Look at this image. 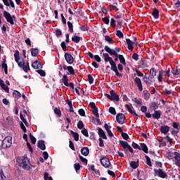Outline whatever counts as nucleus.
Masks as SVG:
<instances>
[{
	"label": "nucleus",
	"mask_w": 180,
	"mask_h": 180,
	"mask_svg": "<svg viewBox=\"0 0 180 180\" xmlns=\"http://www.w3.org/2000/svg\"><path fill=\"white\" fill-rule=\"evenodd\" d=\"M16 162L19 167H21L23 169H27V171L30 169V167H33L30 163V159L29 158H18Z\"/></svg>",
	"instance_id": "f257e3e1"
},
{
	"label": "nucleus",
	"mask_w": 180,
	"mask_h": 180,
	"mask_svg": "<svg viewBox=\"0 0 180 180\" xmlns=\"http://www.w3.org/2000/svg\"><path fill=\"white\" fill-rule=\"evenodd\" d=\"M3 15L8 23H10V25H15L14 20H16V16L15 15H11V13L6 11L3 12Z\"/></svg>",
	"instance_id": "f03ea898"
},
{
	"label": "nucleus",
	"mask_w": 180,
	"mask_h": 180,
	"mask_svg": "<svg viewBox=\"0 0 180 180\" xmlns=\"http://www.w3.org/2000/svg\"><path fill=\"white\" fill-rule=\"evenodd\" d=\"M1 148L6 150L12 146V137L7 136L2 141Z\"/></svg>",
	"instance_id": "7ed1b4c3"
},
{
	"label": "nucleus",
	"mask_w": 180,
	"mask_h": 180,
	"mask_svg": "<svg viewBox=\"0 0 180 180\" xmlns=\"http://www.w3.org/2000/svg\"><path fill=\"white\" fill-rule=\"evenodd\" d=\"M104 50L107 53H110V56H115V58L114 59V61H117L119 60V56L120 55L117 54V52H116V51H115V49H112L109 46H105L104 47Z\"/></svg>",
	"instance_id": "20e7f679"
},
{
	"label": "nucleus",
	"mask_w": 180,
	"mask_h": 180,
	"mask_svg": "<svg viewBox=\"0 0 180 180\" xmlns=\"http://www.w3.org/2000/svg\"><path fill=\"white\" fill-rule=\"evenodd\" d=\"M143 81L148 86H151V85L155 82V79H154V77L153 76H144L143 77Z\"/></svg>",
	"instance_id": "39448f33"
},
{
	"label": "nucleus",
	"mask_w": 180,
	"mask_h": 180,
	"mask_svg": "<svg viewBox=\"0 0 180 180\" xmlns=\"http://www.w3.org/2000/svg\"><path fill=\"white\" fill-rule=\"evenodd\" d=\"M125 120H126V115H124V114H123V113H118L116 115V121L120 124H124V123H126Z\"/></svg>",
	"instance_id": "423d86ee"
},
{
	"label": "nucleus",
	"mask_w": 180,
	"mask_h": 180,
	"mask_svg": "<svg viewBox=\"0 0 180 180\" xmlns=\"http://www.w3.org/2000/svg\"><path fill=\"white\" fill-rule=\"evenodd\" d=\"M154 172L157 176H159V178H167L168 175L167 174V172L162 171V169H155Z\"/></svg>",
	"instance_id": "0eeeda50"
},
{
	"label": "nucleus",
	"mask_w": 180,
	"mask_h": 180,
	"mask_svg": "<svg viewBox=\"0 0 180 180\" xmlns=\"http://www.w3.org/2000/svg\"><path fill=\"white\" fill-rule=\"evenodd\" d=\"M65 60L68 64H74V61H75L72 55L68 53H65Z\"/></svg>",
	"instance_id": "6e6552de"
},
{
	"label": "nucleus",
	"mask_w": 180,
	"mask_h": 180,
	"mask_svg": "<svg viewBox=\"0 0 180 180\" xmlns=\"http://www.w3.org/2000/svg\"><path fill=\"white\" fill-rule=\"evenodd\" d=\"M101 164H102L103 167L105 168H109L110 167V160H109V158H101L100 160Z\"/></svg>",
	"instance_id": "1a4fd4ad"
},
{
	"label": "nucleus",
	"mask_w": 180,
	"mask_h": 180,
	"mask_svg": "<svg viewBox=\"0 0 180 180\" xmlns=\"http://www.w3.org/2000/svg\"><path fill=\"white\" fill-rule=\"evenodd\" d=\"M134 81L135 84H136L139 91L141 92L143 91V84L141 83V79L139 77H135Z\"/></svg>",
	"instance_id": "9d476101"
},
{
	"label": "nucleus",
	"mask_w": 180,
	"mask_h": 180,
	"mask_svg": "<svg viewBox=\"0 0 180 180\" xmlns=\"http://www.w3.org/2000/svg\"><path fill=\"white\" fill-rule=\"evenodd\" d=\"M98 134L100 139H103L104 140H108V137L106 136V134H105V131L102 129L101 127H98Z\"/></svg>",
	"instance_id": "9b49d317"
},
{
	"label": "nucleus",
	"mask_w": 180,
	"mask_h": 180,
	"mask_svg": "<svg viewBox=\"0 0 180 180\" xmlns=\"http://www.w3.org/2000/svg\"><path fill=\"white\" fill-rule=\"evenodd\" d=\"M32 67L34 68V70H40L43 68V65H41V63L38 60L32 63Z\"/></svg>",
	"instance_id": "f8f14e48"
},
{
	"label": "nucleus",
	"mask_w": 180,
	"mask_h": 180,
	"mask_svg": "<svg viewBox=\"0 0 180 180\" xmlns=\"http://www.w3.org/2000/svg\"><path fill=\"white\" fill-rule=\"evenodd\" d=\"M110 95H111V101H116V102H119V101H120L119 95H117L115 92V90H111L110 91Z\"/></svg>",
	"instance_id": "ddd939ff"
},
{
	"label": "nucleus",
	"mask_w": 180,
	"mask_h": 180,
	"mask_svg": "<svg viewBox=\"0 0 180 180\" xmlns=\"http://www.w3.org/2000/svg\"><path fill=\"white\" fill-rule=\"evenodd\" d=\"M169 129L170 127L168 125H163L160 127V132L162 134H167V133H169Z\"/></svg>",
	"instance_id": "4468645a"
},
{
	"label": "nucleus",
	"mask_w": 180,
	"mask_h": 180,
	"mask_svg": "<svg viewBox=\"0 0 180 180\" xmlns=\"http://www.w3.org/2000/svg\"><path fill=\"white\" fill-rule=\"evenodd\" d=\"M168 157L169 158H180V153L178 152L170 151L169 152Z\"/></svg>",
	"instance_id": "2eb2a0df"
},
{
	"label": "nucleus",
	"mask_w": 180,
	"mask_h": 180,
	"mask_svg": "<svg viewBox=\"0 0 180 180\" xmlns=\"http://www.w3.org/2000/svg\"><path fill=\"white\" fill-rule=\"evenodd\" d=\"M44 140H39L37 143V147L38 148H40V150H42V151H44L46 150V144H44Z\"/></svg>",
	"instance_id": "dca6fc26"
},
{
	"label": "nucleus",
	"mask_w": 180,
	"mask_h": 180,
	"mask_svg": "<svg viewBox=\"0 0 180 180\" xmlns=\"http://www.w3.org/2000/svg\"><path fill=\"white\" fill-rule=\"evenodd\" d=\"M61 81L65 86H70V84L68 83V81H70V79H68V76H67V75H63Z\"/></svg>",
	"instance_id": "f3484780"
},
{
	"label": "nucleus",
	"mask_w": 180,
	"mask_h": 180,
	"mask_svg": "<svg viewBox=\"0 0 180 180\" xmlns=\"http://www.w3.org/2000/svg\"><path fill=\"white\" fill-rule=\"evenodd\" d=\"M0 86L1 88H2V89H4V91H5V92H7V94H9V87H8L6 84H5V83L4 82V80L1 79H0Z\"/></svg>",
	"instance_id": "a211bd4d"
},
{
	"label": "nucleus",
	"mask_w": 180,
	"mask_h": 180,
	"mask_svg": "<svg viewBox=\"0 0 180 180\" xmlns=\"http://www.w3.org/2000/svg\"><path fill=\"white\" fill-rule=\"evenodd\" d=\"M104 128L105 129L109 137H113V133H112V131L110 130V129H112V127L108 125V124H105Z\"/></svg>",
	"instance_id": "6ab92c4d"
},
{
	"label": "nucleus",
	"mask_w": 180,
	"mask_h": 180,
	"mask_svg": "<svg viewBox=\"0 0 180 180\" xmlns=\"http://www.w3.org/2000/svg\"><path fill=\"white\" fill-rule=\"evenodd\" d=\"M153 119H161V110H155L154 113L152 115Z\"/></svg>",
	"instance_id": "aec40b11"
},
{
	"label": "nucleus",
	"mask_w": 180,
	"mask_h": 180,
	"mask_svg": "<svg viewBox=\"0 0 180 180\" xmlns=\"http://www.w3.org/2000/svg\"><path fill=\"white\" fill-rule=\"evenodd\" d=\"M152 15L154 19H158V18H160V11H158V9H157V8H153Z\"/></svg>",
	"instance_id": "412c9836"
},
{
	"label": "nucleus",
	"mask_w": 180,
	"mask_h": 180,
	"mask_svg": "<svg viewBox=\"0 0 180 180\" xmlns=\"http://www.w3.org/2000/svg\"><path fill=\"white\" fill-rule=\"evenodd\" d=\"M140 148L142 151H143V153H146V154L148 153V147H147V145H146V143H141Z\"/></svg>",
	"instance_id": "4be33fe9"
},
{
	"label": "nucleus",
	"mask_w": 180,
	"mask_h": 180,
	"mask_svg": "<svg viewBox=\"0 0 180 180\" xmlns=\"http://www.w3.org/2000/svg\"><path fill=\"white\" fill-rule=\"evenodd\" d=\"M81 153L82 155H84V157H86L89 154V148L84 147L81 149Z\"/></svg>",
	"instance_id": "5701e85b"
},
{
	"label": "nucleus",
	"mask_w": 180,
	"mask_h": 180,
	"mask_svg": "<svg viewBox=\"0 0 180 180\" xmlns=\"http://www.w3.org/2000/svg\"><path fill=\"white\" fill-rule=\"evenodd\" d=\"M130 166H131V168H132L133 169H136V168H139V160H137L136 161H131L130 162Z\"/></svg>",
	"instance_id": "b1692460"
},
{
	"label": "nucleus",
	"mask_w": 180,
	"mask_h": 180,
	"mask_svg": "<svg viewBox=\"0 0 180 180\" xmlns=\"http://www.w3.org/2000/svg\"><path fill=\"white\" fill-rule=\"evenodd\" d=\"M103 56L104 57V61L105 63L110 62L112 61V60H113L112 57L109 56V53H103Z\"/></svg>",
	"instance_id": "393cba45"
},
{
	"label": "nucleus",
	"mask_w": 180,
	"mask_h": 180,
	"mask_svg": "<svg viewBox=\"0 0 180 180\" xmlns=\"http://www.w3.org/2000/svg\"><path fill=\"white\" fill-rule=\"evenodd\" d=\"M109 63H110V65L111 66L110 70L112 71H115L116 70H117V66L116 65V63L115 62V60H112Z\"/></svg>",
	"instance_id": "a878e982"
},
{
	"label": "nucleus",
	"mask_w": 180,
	"mask_h": 180,
	"mask_svg": "<svg viewBox=\"0 0 180 180\" xmlns=\"http://www.w3.org/2000/svg\"><path fill=\"white\" fill-rule=\"evenodd\" d=\"M70 134H72V137L75 139V141H78L79 140V134L78 133L71 130Z\"/></svg>",
	"instance_id": "bb28decb"
},
{
	"label": "nucleus",
	"mask_w": 180,
	"mask_h": 180,
	"mask_svg": "<svg viewBox=\"0 0 180 180\" xmlns=\"http://www.w3.org/2000/svg\"><path fill=\"white\" fill-rule=\"evenodd\" d=\"M126 42L128 46V50H130V51H132L134 47H133V44H131V40H130V39H127Z\"/></svg>",
	"instance_id": "cd10ccee"
},
{
	"label": "nucleus",
	"mask_w": 180,
	"mask_h": 180,
	"mask_svg": "<svg viewBox=\"0 0 180 180\" xmlns=\"http://www.w3.org/2000/svg\"><path fill=\"white\" fill-rule=\"evenodd\" d=\"M150 109H152V110H157L158 109V103L155 102H152L150 103Z\"/></svg>",
	"instance_id": "c85d7f7f"
},
{
	"label": "nucleus",
	"mask_w": 180,
	"mask_h": 180,
	"mask_svg": "<svg viewBox=\"0 0 180 180\" xmlns=\"http://www.w3.org/2000/svg\"><path fill=\"white\" fill-rule=\"evenodd\" d=\"M164 72L162 70L159 71V75L158 76V82H162V79H164Z\"/></svg>",
	"instance_id": "c756f323"
},
{
	"label": "nucleus",
	"mask_w": 180,
	"mask_h": 180,
	"mask_svg": "<svg viewBox=\"0 0 180 180\" xmlns=\"http://www.w3.org/2000/svg\"><path fill=\"white\" fill-rule=\"evenodd\" d=\"M72 41H74V43H79V41H81V37L77 36V34H75L72 37Z\"/></svg>",
	"instance_id": "7c9ffc66"
},
{
	"label": "nucleus",
	"mask_w": 180,
	"mask_h": 180,
	"mask_svg": "<svg viewBox=\"0 0 180 180\" xmlns=\"http://www.w3.org/2000/svg\"><path fill=\"white\" fill-rule=\"evenodd\" d=\"M140 67L141 68H147L148 67V64L147 63V60H142L140 63Z\"/></svg>",
	"instance_id": "2f4dec72"
},
{
	"label": "nucleus",
	"mask_w": 180,
	"mask_h": 180,
	"mask_svg": "<svg viewBox=\"0 0 180 180\" xmlns=\"http://www.w3.org/2000/svg\"><path fill=\"white\" fill-rule=\"evenodd\" d=\"M37 54H39V49H31V55L32 57H37Z\"/></svg>",
	"instance_id": "473e14b6"
},
{
	"label": "nucleus",
	"mask_w": 180,
	"mask_h": 180,
	"mask_svg": "<svg viewBox=\"0 0 180 180\" xmlns=\"http://www.w3.org/2000/svg\"><path fill=\"white\" fill-rule=\"evenodd\" d=\"M68 30L69 32H70V33H74V25H72V22H71L70 21L68 22Z\"/></svg>",
	"instance_id": "72a5a7b5"
},
{
	"label": "nucleus",
	"mask_w": 180,
	"mask_h": 180,
	"mask_svg": "<svg viewBox=\"0 0 180 180\" xmlns=\"http://www.w3.org/2000/svg\"><path fill=\"white\" fill-rule=\"evenodd\" d=\"M120 144L124 150H126L127 148L129 147V143H127V141H120Z\"/></svg>",
	"instance_id": "f704fd0d"
},
{
	"label": "nucleus",
	"mask_w": 180,
	"mask_h": 180,
	"mask_svg": "<svg viewBox=\"0 0 180 180\" xmlns=\"http://www.w3.org/2000/svg\"><path fill=\"white\" fill-rule=\"evenodd\" d=\"M172 73L173 74V75H179L180 69L179 70L178 68H172Z\"/></svg>",
	"instance_id": "c9c22d12"
},
{
	"label": "nucleus",
	"mask_w": 180,
	"mask_h": 180,
	"mask_svg": "<svg viewBox=\"0 0 180 180\" xmlns=\"http://www.w3.org/2000/svg\"><path fill=\"white\" fill-rule=\"evenodd\" d=\"M13 96H15V98H17V99H19V98L22 97V94H20V92L18 91V90H15L13 92Z\"/></svg>",
	"instance_id": "e433bc0d"
},
{
	"label": "nucleus",
	"mask_w": 180,
	"mask_h": 180,
	"mask_svg": "<svg viewBox=\"0 0 180 180\" xmlns=\"http://www.w3.org/2000/svg\"><path fill=\"white\" fill-rule=\"evenodd\" d=\"M143 95H144V99L146 101H148V99H150V92H148V91L144 90Z\"/></svg>",
	"instance_id": "4c0bfd02"
},
{
	"label": "nucleus",
	"mask_w": 180,
	"mask_h": 180,
	"mask_svg": "<svg viewBox=\"0 0 180 180\" xmlns=\"http://www.w3.org/2000/svg\"><path fill=\"white\" fill-rule=\"evenodd\" d=\"M15 63H19V60H20V57L19 56V51L16 50L14 53Z\"/></svg>",
	"instance_id": "58836bf2"
},
{
	"label": "nucleus",
	"mask_w": 180,
	"mask_h": 180,
	"mask_svg": "<svg viewBox=\"0 0 180 180\" xmlns=\"http://www.w3.org/2000/svg\"><path fill=\"white\" fill-rule=\"evenodd\" d=\"M150 77H153V78L155 77V75H157V70H155V68H152L150 70Z\"/></svg>",
	"instance_id": "ea45409f"
},
{
	"label": "nucleus",
	"mask_w": 180,
	"mask_h": 180,
	"mask_svg": "<svg viewBox=\"0 0 180 180\" xmlns=\"http://www.w3.org/2000/svg\"><path fill=\"white\" fill-rule=\"evenodd\" d=\"M120 63L123 65H126V59H124V56L123 55H119Z\"/></svg>",
	"instance_id": "a19ab883"
},
{
	"label": "nucleus",
	"mask_w": 180,
	"mask_h": 180,
	"mask_svg": "<svg viewBox=\"0 0 180 180\" xmlns=\"http://www.w3.org/2000/svg\"><path fill=\"white\" fill-rule=\"evenodd\" d=\"M67 69L71 75H75V71L74 70V68H72V66H68Z\"/></svg>",
	"instance_id": "79ce46f5"
},
{
	"label": "nucleus",
	"mask_w": 180,
	"mask_h": 180,
	"mask_svg": "<svg viewBox=\"0 0 180 180\" xmlns=\"http://www.w3.org/2000/svg\"><path fill=\"white\" fill-rule=\"evenodd\" d=\"M53 110H54V113L57 115L58 117H61V110H60V108H55Z\"/></svg>",
	"instance_id": "37998d69"
},
{
	"label": "nucleus",
	"mask_w": 180,
	"mask_h": 180,
	"mask_svg": "<svg viewBox=\"0 0 180 180\" xmlns=\"http://www.w3.org/2000/svg\"><path fill=\"white\" fill-rule=\"evenodd\" d=\"M105 41H108L110 44H113V39L108 35L105 37Z\"/></svg>",
	"instance_id": "c03bdc74"
},
{
	"label": "nucleus",
	"mask_w": 180,
	"mask_h": 180,
	"mask_svg": "<svg viewBox=\"0 0 180 180\" xmlns=\"http://www.w3.org/2000/svg\"><path fill=\"white\" fill-rule=\"evenodd\" d=\"M74 168H75L76 172H78V171H79V169H81V165H79V163L77 162L74 165Z\"/></svg>",
	"instance_id": "a18cd8bd"
},
{
	"label": "nucleus",
	"mask_w": 180,
	"mask_h": 180,
	"mask_svg": "<svg viewBox=\"0 0 180 180\" xmlns=\"http://www.w3.org/2000/svg\"><path fill=\"white\" fill-rule=\"evenodd\" d=\"M77 127L79 130H82V129H84V122L79 120L77 123Z\"/></svg>",
	"instance_id": "49530a36"
},
{
	"label": "nucleus",
	"mask_w": 180,
	"mask_h": 180,
	"mask_svg": "<svg viewBox=\"0 0 180 180\" xmlns=\"http://www.w3.org/2000/svg\"><path fill=\"white\" fill-rule=\"evenodd\" d=\"M89 83L91 85V84H94V77H92L91 75H87Z\"/></svg>",
	"instance_id": "de8ad7c7"
},
{
	"label": "nucleus",
	"mask_w": 180,
	"mask_h": 180,
	"mask_svg": "<svg viewBox=\"0 0 180 180\" xmlns=\"http://www.w3.org/2000/svg\"><path fill=\"white\" fill-rule=\"evenodd\" d=\"M172 127L176 129V130L179 129V122H172Z\"/></svg>",
	"instance_id": "09e8293b"
},
{
	"label": "nucleus",
	"mask_w": 180,
	"mask_h": 180,
	"mask_svg": "<svg viewBox=\"0 0 180 180\" xmlns=\"http://www.w3.org/2000/svg\"><path fill=\"white\" fill-rule=\"evenodd\" d=\"M30 139L32 144H36L37 139L32 134H30Z\"/></svg>",
	"instance_id": "8fccbe9b"
},
{
	"label": "nucleus",
	"mask_w": 180,
	"mask_h": 180,
	"mask_svg": "<svg viewBox=\"0 0 180 180\" xmlns=\"http://www.w3.org/2000/svg\"><path fill=\"white\" fill-rule=\"evenodd\" d=\"M36 71L39 74V75H41V77H46V72H44V70L40 69Z\"/></svg>",
	"instance_id": "3c124183"
},
{
	"label": "nucleus",
	"mask_w": 180,
	"mask_h": 180,
	"mask_svg": "<svg viewBox=\"0 0 180 180\" xmlns=\"http://www.w3.org/2000/svg\"><path fill=\"white\" fill-rule=\"evenodd\" d=\"M131 146L133 147V148H135L136 150H141L140 146H139V144H137L135 142H132Z\"/></svg>",
	"instance_id": "603ef678"
},
{
	"label": "nucleus",
	"mask_w": 180,
	"mask_h": 180,
	"mask_svg": "<svg viewBox=\"0 0 180 180\" xmlns=\"http://www.w3.org/2000/svg\"><path fill=\"white\" fill-rule=\"evenodd\" d=\"M22 68L25 72H27L28 70H30V66L28 65L24 64Z\"/></svg>",
	"instance_id": "864d4df0"
},
{
	"label": "nucleus",
	"mask_w": 180,
	"mask_h": 180,
	"mask_svg": "<svg viewBox=\"0 0 180 180\" xmlns=\"http://www.w3.org/2000/svg\"><path fill=\"white\" fill-rule=\"evenodd\" d=\"M20 118L23 122V123L25 124V126H27V121H26V119H25V117H23V114H20Z\"/></svg>",
	"instance_id": "5fc2aeb1"
},
{
	"label": "nucleus",
	"mask_w": 180,
	"mask_h": 180,
	"mask_svg": "<svg viewBox=\"0 0 180 180\" xmlns=\"http://www.w3.org/2000/svg\"><path fill=\"white\" fill-rule=\"evenodd\" d=\"M108 112L111 113V115H116V109H115L113 107H110Z\"/></svg>",
	"instance_id": "6e6d98bb"
},
{
	"label": "nucleus",
	"mask_w": 180,
	"mask_h": 180,
	"mask_svg": "<svg viewBox=\"0 0 180 180\" xmlns=\"http://www.w3.org/2000/svg\"><path fill=\"white\" fill-rule=\"evenodd\" d=\"M82 134L85 137H89V135L88 134V129H86L85 128L82 130Z\"/></svg>",
	"instance_id": "4d7b16f0"
},
{
	"label": "nucleus",
	"mask_w": 180,
	"mask_h": 180,
	"mask_svg": "<svg viewBox=\"0 0 180 180\" xmlns=\"http://www.w3.org/2000/svg\"><path fill=\"white\" fill-rule=\"evenodd\" d=\"M60 46H61L62 50H63V51H67V45L65 44V41H62L60 44Z\"/></svg>",
	"instance_id": "13d9d810"
},
{
	"label": "nucleus",
	"mask_w": 180,
	"mask_h": 180,
	"mask_svg": "<svg viewBox=\"0 0 180 180\" xmlns=\"http://www.w3.org/2000/svg\"><path fill=\"white\" fill-rule=\"evenodd\" d=\"M44 180H53V178L51 176H49V173L46 172L44 174Z\"/></svg>",
	"instance_id": "bf43d9fd"
},
{
	"label": "nucleus",
	"mask_w": 180,
	"mask_h": 180,
	"mask_svg": "<svg viewBox=\"0 0 180 180\" xmlns=\"http://www.w3.org/2000/svg\"><path fill=\"white\" fill-rule=\"evenodd\" d=\"M116 36H117V37H119V39H122L123 32H122V31H120V30H117Z\"/></svg>",
	"instance_id": "052dcab7"
},
{
	"label": "nucleus",
	"mask_w": 180,
	"mask_h": 180,
	"mask_svg": "<svg viewBox=\"0 0 180 180\" xmlns=\"http://www.w3.org/2000/svg\"><path fill=\"white\" fill-rule=\"evenodd\" d=\"M134 102L136 103V105H143V101H141V98H134Z\"/></svg>",
	"instance_id": "680f3d73"
},
{
	"label": "nucleus",
	"mask_w": 180,
	"mask_h": 180,
	"mask_svg": "<svg viewBox=\"0 0 180 180\" xmlns=\"http://www.w3.org/2000/svg\"><path fill=\"white\" fill-rule=\"evenodd\" d=\"M122 137L124 140H129V134H127V133L122 132Z\"/></svg>",
	"instance_id": "e2e57ef3"
},
{
	"label": "nucleus",
	"mask_w": 180,
	"mask_h": 180,
	"mask_svg": "<svg viewBox=\"0 0 180 180\" xmlns=\"http://www.w3.org/2000/svg\"><path fill=\"white\" fill-rule=\"evenodd\" d=\"M103 22H105V25H108L109 22H110V20H109L108 17H105L102 18Z\"/></svg>",
	"instance_id": "0e129e2a"
},
{
	"label": "nucleus",
	"mask_w": 180,
	"mask_h": 180,
	"mask_svg": "<svg viewBox=\"0 0 180 180\" xmlns=\"http://www.w3.org/2000/svg\"><path fill=\"white\" fill-rule=\"evenodd\" d=\"M78 113L80 116H85V110L82 108L79 109Z\"/></svg>",
	"instance_id": "69168bd1"
},
{
	"label": "nucleus",
	"mask_w": 180,
	"mask_h": 180,
	"mask_svg": "<svg viewBox=\"0 0 180 180\" xmlns=\"http://www.w3.org/2000/svg\"><path fill=\"white\" fill-rule=\"evenodd\" d=\"M113 8H115V12H117L119 11V8H117V2L115 1L112 4H111Z\"/></svg>",
	"instance_id": "338daca9"
},
{
	"label": "nucleus",
	"mask_w": 180,
	"mask_h": 180,
	"mask_svg": "<svg viewBox=\"0 0 180 180\" xmlns=\"http://www.w3.org/2000/svg\"><path fill=\"white\" fill-rule=\"evenodd\" d=\"M174 164L175 165H176L177 167H179V168H180V159H175L174 160Z\"/></svg>",
	"instance_id": "774afa93"
}]
</instances>
